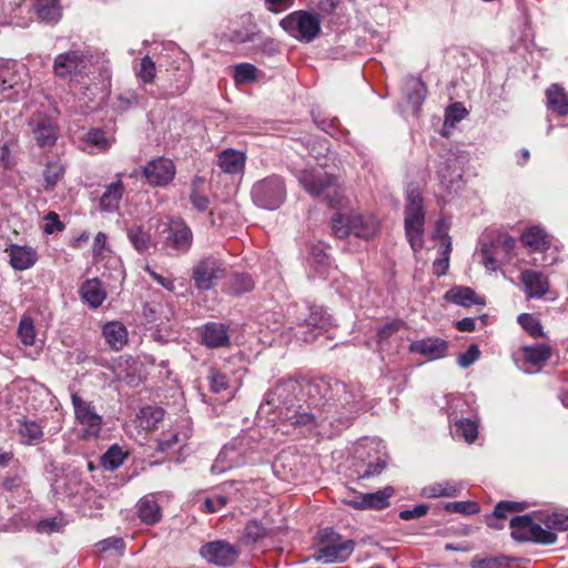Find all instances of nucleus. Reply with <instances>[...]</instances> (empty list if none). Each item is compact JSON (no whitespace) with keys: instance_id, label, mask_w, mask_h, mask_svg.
I'll use <instances>...</instances> for the list:
<instances>
[{"instance_id":"nucleus-9","label":"nucleus","mask_w":568,"mask_h":568,"mask_svg":"<svg viewBox=\"0 0 568 568\" xmlns=\"http://www.w3.org/2000/svg\"><path fill=\"white\" fill-rule=\"evenodd\" d=\"M510 528L513 538L519 541H535L550 545L557 539L555 532L544 529L540 525L535 524L528 515L511 518Z\"/></svg>"},{"instance_id":"nucleus-61","label":"nucleus","mask_w":568,"mask_h":568,"mask_svg":"<svg viewBox=\"0 0 568 568\" xmlns=\"http://www.w3.org/2000/svg\"><path fill=\"white\" fill-rule=\"evenodd\" d=\"M545 524L549 529L565 531L568 530V516L555 513L552 515L547 516Z\"/></svg>"},{"instance_id":"nucleus-10","label":"nucleus","mask_w":568,"mask_h":568,"mask_svg":"<svg viewBox=\"0 0 568 568\" xmlns=\"http://www.w3.org/2000/svg\"><path fill=\"white\" fill-rule=\"evenodd\" d=\"M252 199L260 207L277 209L285 199V187L282 179L270 176L255 183L252 189Z\"/></svg>"},{"instance_id":"nucleus-20","label":"nucleus","mask_w":568,"mask_h":568,"mask_svg":"<svg viewBox=\"0 0 568 568\" xmlns=\"http://www.w3.org/2000/svg\"><path fill=\"white\" fill-rule=\"evenodd\" d=\"M6 252L9 254L10 265L16 271L31 268L38 261L37 251L31 246L11 244Z\"/></svg>"},{"instance_id":"nucleus-13","label":"nucleus","mask_w":568,"mask_h":568,"mask_svg":"<svg viewBox=\"0 0 568 568\" xmlns=\"http://www.w3.org/2000/svg\"><path fill=\"white\" fill-rule=\"evenodd\" d=\"M200 555L210 564L226 567L236 561L240 550L227 541L214 540L203 545L200 549Z\"/></svg>"},{"instance_id":"nucleus-58","label":"nucleus","mask_w":568,"mask_h":568,"mask_svg":"<svg viewBox=\"0 0 568 568\" xmlns=\"http://www.w3.org/2000/svg\"><path fill=\"white\" fill-rule=\"evenodd\" d=\"M504 557H475L470 561L471 568H501L504 566Z\"/></svg>"},{"instance_id":"nucleus-33","label":"nucleus","mask_w":568,"mask_h":568,"mask_svg":"<svg viewBox=\"0 0 568 568\" xmlns=\"http://www.w3.org/2000/svg\"><path fill=\"white\" fill-rule=\"evenodd\" d=\"M18 434L21 443L26 445H36L43 438V427L37 422L28 419H19Z\"/></svg>"},{"instance_id":"nucleus-3","label":"nucleus","mask_w":568,"mask_h":568,"mask_svg":"<svg viewBox=\"0 0 568 568\" xmlns=\"http://www.w3.org/2000/svg\"><path fill=\"white\" fill-rule=\"evenodd\" d=\"M515 247L516 240L508 233L500 230L488 231L481 239L480 248L485 267L490 272L497 271L503 261L511 258Z\"/></svg>"},{"instance_id":"nucleus-55","label":"nucleus","mask_w":568,"mask_h":568,"mask_svg":"<svg viewBox=\"0 0 568 568\" xmlns=\"http://www.w3.org/2000/svg\"><path fill=\"white\" fill-rule=\"evenodd\" d=\"M155 73H156V68H155V63L153 62V60L149 55H145L144 58H142L141 63H140V70L138 73L139 78L144 83H152L155 79Z\"/></svg>"},{"instance_id":"nucleus-15","label":"nucleus","mask_w":568,"mask_h":568,"mask_svg":"<svg viewBox=\"0 0 568 568\" xmlns=\"http://www.w3.org/2000/svg\"><path fill=\"white\" fill-rule=\"evenodd\" d=\"M206 378L210 390L219 396L221 403L230 402L241 386L239 379L215 367L210 368Z\"/></svg>"},{"instance_id":"nucleus-35","label":"nucleus","mask_w":568,"mask_h":568,"mask_svg":"<svg viewBox=\"0 0 568 568\" xmlns=\"http://www.w3.org/2000/svg\"><path fill=\"white\" fill-rule=\"evenodd\" d=\"M460 493V487L453 481L429 484L422 489V496L426 498L455 497Z\"/></svg>"},{"instance_id":"nucleus-63","label":"nucleus","mask_w":568,"mask_h":568,"mask_svg":"<svg viewBox=\"0 0 568 568\" xmlns=\"http://www.w3.org/2000/svg\"><path fill=\"white\" fill-rule=\"evenodd\" d=\"M100 551L115 550L118 552H122L125 544L122 538L119 537H110L99 542Z\"/></svg>"},{"instance_id":"nucleus-42","label":"nucleus","mask_w":568,"mask_h":568,"mask_svg":"<svg viewBox=\"0 0 568 568\" xmlns=\"http://www.w3.org/2000/svg\"><path fill=\"white\" fill-rule=\"evenodd\" d=\"M524 358L530 364H539L546 362L550 357V347L546 344H535L531 346H524L521 348Z\"/></svg>"},{"instance_id":"nucleus-19","label":"nucleus","mask_w":568,"mask_h":568,"mask_svg":"<svg viewBox=\"0 0 568 568\" xmlns=\"http://www.w3.org/2000/svg\"><path fill=\"white\" fill-rule=\"evenodd\" d=\"M525 293L529 298H539L547 294L549 282L546 275L534 270H524L520 274Z\"/></svg>"},{"instance_id":"nucleus-31","label":"nucleus","mask_w":568,"mask_h":568,"mask_svg":"<svg viewBox=\"0 0 568 568\" xmlns=\"http://www.w3.org/2000/svg\"><path fill=\"white\" fill-rule=\"evenodd\" d=\"M102 334L108 345L114 351L122 349L128 343V331L121 322H108L102 328Z\"/></svg>"},{"instance_id":"nucleus-28","label":"nucleus","mask_w":568,"mask_h":568,"mask_svg":"<svg viewBox=\"0 0 568 568\" xmlns=\"http://www.w3.org/2000/svg\"><path fill=\"white\" fill-rule=\"evenodd\" d=\"M547 108L554 113L566 116L568 115V93L559 84H551L546 90Z\"/></svg>"},{"instance_id":"nucleus-22","label":"nucleus","mask_w":568,"mask_h":568,"mask_svg":"<svg viewBox=\"0 0 568 568\" xmlns=\"http://www.w3.org/2000/svg\"><path fill=\"white\" fill-rule=\"evenodd\" d=\"M202 343L210 347H224L230 344L229 327L222 323L211 322L201 329Z\"/></svg>"},{"instance_id":"nucleus-50","label":"nucleus","mask_w":568,"mask_h":568,"mask_svg":"<svg viewBox=\"0 0 568 568\" xmlns=\"http://www.w3.org/2000/svg\"><path fill=\"white\" fill-rule=\"evenodd\" d=\"M456 433L465 438L467 443H474L478 435V428L475 422L470 419H460L455 424Z\"/></svg>"},{"instance_id":"nucleus-8","label":"nucleus","mask_w":568,"mask_h":568,"mask_svg":"<svg viewBox=\"0 0 568 568\" xmlns=\"http://www.w3.org/2000/svg\"><path fill=\"white\" fill-rule=\"evenodd\" d=\"M280 24L292 37L304 42H311L321 31L317 14L306 11H295L282 19Z\"/></svg>"},{"instance_id":"nucleus-25","label":"nucleus","mask_w":568,"mask_h":568,"mask_svg":"<svg viewBox=\"0 0 568 568\" xmlns=\"http://www.w3.org/2000/svg\"><path fill=\"white\" fill-rule=\"evenodd\" d=\"M246 156L243 152L227 149L219 154L217 165L225 174H242L245 168Z\"/></svg>"},{"instance_id":"nucleus-24","label":"nucleus","mask_w":568,"mask_h":568,"mask_svg":"<svg viewBox=\"0 0 568 568\" xmlns=\"http://www.w3.org/2000/svg\"><path fill=\"white\" fill-rule=\"evenodd\" d=\"M447 347L448 344L445 339L428 337L413 342L409 349L413 353H418L428 356L432 359H436L445 356Z\"/></svg>"},{"instance_id":"nucleus-4","label":"nucleus","mask_w":568,"mask_h":568,"mask_svg":"<svg viewBox=\"0 0 568 568\" xmlns=\"http://www.w3.org/2000/svg\"><path fill=\"white\" fill-rule=\"evenodd\" d=\"M425 210L423 197L418 189L407 192L405 207V234L412 250L418 253L424 246Z\"/></svg>"},{"instance_id":"nucleus-7","label":"nucleus","mask_w":568,"mask_h":568,"mask_svg":"<svg viewBox=\"0 0 568 568\" xmlns=\"http://www.w3.org/2000/svg\"><path fill=\"white\" fill-rule=\"evenodd\" d=\"M30 88L28 74L20 72L12 61L0 60V95L4 100L18 101Z\"/></svg>"},{"instance_id":"nucleus-45","label":"nucleus","mask_w":568,"mask_h":568,"mask_svg":"<svg viewBox=\"0 0 568 568\" xmlns=\"http://www.w3.org/2000/svg\"><path fill=\"white\" fill-rule=\"evenodd\" d=\"M393 493L392 487H386L383 490L365 494L366 504H362L361 506H368V509H384L389 505L388 499Z\"/></svg>"},{"instance_id":"nucleus-41","label":"nucleus","mask_w":568,"mask_h":568,"mask_svg":"<svg viewBox=\"0 0 568 568\" xmlns=\"http://www.w3.org/2000/svg\"><path fill=\"white\" fill-rule=\"evenodd\" d=\"M17 335L21 344L24 346H33L36 344L37 331L32 317L27 314L21 316Z\"/></svg>"},{"instance_id":"nucleus-27","label":"nucleus","mask_w":568,"mask_h":568,"mask_svg":"<svg viewBox=\"0 0 568 568\" xmlns=\"http://www.w3.org/2000/svg\"><path fill=\"white\" fill-rule=\"evenodd\" d=\"M244 459L241 453L232 445H226L217 455L211 467L213 474H223L234 467L241 466Z\"/></svg>"},{"instance_id":"nucleus-51","label":"nucleus","mask_w":568,"mask_h":568,"mask_svg":"<svg viewBox=\"0 0 568 568\" xmlns=\"http://www.w3.org/2000/svg\"><path fill=\"white\" fill-rule=\"evenodd\" d=\"M266 535L265 527L257 520H251L244 528L243 538L246 542L254 544L261 540Z\"/></svg>"},{"instance_id":"nucleus-17","label":"nucleus","mask_w":568,"mask_h":568,"mask_svg":"<svg viewBox=\"0 0 568 568\" xmlns=\"http://www.w3.org/2000/svg\"><path fill=\"white\" fill-rule=\"evenodd\" d=\"M329 326L331 318L326 316L324 310L321 306H312L308 317L300 326L301 329L305 328V331H300L297 334L301 335L304 342L311 343L317 339L318 335L323 331H327Z\"/></svg>"},{"instance_id":"nucleus-29","label":"nucleus","mask_w":568,"mask_h":568,"mask_svg":"<svg viewBox=\"0 0 568 568\" xmlns=\"http://www.w3.org/2000/svg\"><path fill=\"white\" fill-rule=\"evenodd\" d=\"M258 36L256 23L251 14L241 17L239 27H235L230 33V41L233 43L253 42Z\"/></svg>"},{"instance_id":"nucleus-48","label":"nucleus","mask_w":568,"mask_h":568,"mask_svg":"<svg viewBox=\"0 0 568 568\" xmlns=\"http://www.w3.org/2000/svg\"><path fill=\"white\" fill-rule=\"evenodd\" d=\"M518 323L520 326L531 336V337H541L544 335L542 326L534 315L528 313H523L518 316Z\"/></svg>"},{"instance_id":"nucleus-40","label":"nucleus","mask_w":568,"mask_h":568,"mask_svg":"<svg viewBox=\"0 0 568 568\" xmlns=\"http://www.w3.org/2000/svg\"><path fill=\"white\" fill-rule=\"evenodd\" d=\"M138 516L146 525H154L161 519V508L156 501L141 499L138 504Z\"/></svg>"},{"instance_id":"nucleus-12","label":"nucleus","mask_w":568,"mask_h":568,"mask_svg":"<svg viewBox=\"0 0 568 568\" xmlns=\"http://www.w3.org/2000/svg\"><path fill=\"white\" fill-rule=\"evenodd\" d=\"M225 274L223 263L210 256L201 260L194 267L192 278L199 290H210Z\"/></svg>"},{"instance_id":"nucleus-36","label":"nucleus","mask_w":568,"mask_h":568,"mask_svg":"<svg viewBox=\"0 0 568 568\" xmlns=\"http://www.w3.org/2000/svg\"><path fill=\"white\" fill-rule=\"evenodd\" d=\"M282 418L295 427L305 429H312L317 424L315 415L313 413L302 410L301 405H297L293 409L285 412Z\"/></svg>"},{"instance_id":"nucleus-53","label":"nucleus","mask_w":568,"mask_h":568,"mask_svg":"<svg viewBox=\"0 0 568 568\" xmlns=\"http://www.w3.org/2000/svg\"><path fill=\"white\" fill-rule=\"evenodd\" d=\"M448 513H458L463 515H475L479 511V507L475 501H450L445 505Z\"/></svg>"},{"instance_id":"nucleus-38","label":"nucleus","mask_w":568,"mask_h":568,"mask_svg":"<svg viewBox=\"0 0 568 568\" xmlns=\"http://www.w3.org/2000/svg\"><path fill=\"white\" fill-rule=\"evenodd\" d=\"M39 17L47 22H55L61 16L58 0H31Z\"/></svg>"},{"instance_id":"nucleus-34","label":"nucleus","mask_w":568,"mask_h":568,"mask_svg":"<svg viewBox=\"0 0 568 568\" xmlns=\"http://www.w3.org/2000/svg\"><path fill=\"white\" fill-rule=\"evenodd\" d=\"M404 91L408 102L415 109H418L426 95V88L423 81L419 78L407 77L404 83Z\"/></svg>"},{"instance_id":"nucleus-14","label":"nucleus","mask_w":568,"mask_h":568,"mask_svg":"<svg viewBox=\"0 0 568 568\" xmlns=\"http://www.w3.org/2000/svg\"><path fill=\"white\" fill-rule=\"evenodd\" d=\"M29 128L40 148H51L55 144L58 140V126L47 114L40 112L34 113L29 120Z\"/></svg>"},{"instance_id":"nucleus-60","label":"nucleus","mask_w":568,"mask_h":568,"mask_svg":"<svg viewBox=\"0 0 568 568\" xmlns=\"http://www.w3.org/2000/svg\"><path fill=\"white\" fill-rule=\"evenodd\" d=\"M402 327H404V322L399 320L392 321L385 324L377 331L378 343L388 339L394 333L398 332Z\"/></svg>"},{"instance_id":"nucleus-46","label":"nucleus","mask_w":568,"mask_h":568,"mask_svg":"<svg viewBox=\"0 0 568 568\" xmlns=\"http://www.w3.org/2000/svg\"><path fill=\"white\" fill-rule=\"evenodd\" d=\"M203 185L204 181L202 179L196 178L192 182V192L190 194L191 203L200 212L206 211L210 204L207 196L203 194L201 191Z\"/></svg>"},{"instance_id":"nucleus-1","label":"nucleus","mask_w":568,"mask_h":568,"mask_svg":"<svg viewBox=\"0 0 568 568\" xmlns=\"http://www.w3.org/2000/svg\"><path fill=\"white\" fill-rule=\"evenodd\" d=\"M297 179L312 197L326 202L329 207L343 206L344 196L335 176L322 166L304 169Z\"/></svg>"},{"instance_id":"nucleus-43","label":"nucleus","mask_w":568,"mask_h":568,"mask_svg":"<svg viewBox=\"0 0 568 568\" xmlns=\"http://www.w3.org/2000/svg\"><path fill=\"white\" fill-rule=\"evenodd\" d=\"M254 288V282L247 274L235 273L227 283V291L232 295H241L251 292Z\"/></svg>"},{"instance_id":"nucleus-6","label":"nucleus","mask_w":568,"mask_h":568,"mask_svg":"<svg viewBox=\"0 0 568 568\" xmlns=\"http://www.w3.org/2000/svg\"><path fill=\"white\" fill-rule=\"evenodd\" d=\"M165 234L163 247L169 255L178 256L186 254L193 244V233L182 219H169L161 224Z\"/></svg>"},{"instance_id":"nucleus-39","label":"nucleus","mask_w":568,"mask_h":568,"mask_svg":"<svg viewBox=\"0 0 568 568\" xmlns=\"http://www.w3.org/2000/svg\"><path fill=\"white\" fill-rule=\"evenodd\" d=\"M126 234L130 243L139 253H145L152 246L151 235L140 225L129 227Z\"/></svg>"},{"instance_id":"nucleus-64","label":"nucleus","mask_w":568,"mask_h":568,"mask_svg":"<svg viewBox=\"0 0 568 568\" xmlns=\"http://www.w3.org/2000/svg\"><path fill=\"white\" fill-rule=\"evenodd\" d=\"M45 221L47 223L44 225V232L47 234H52L64 229L63 223L60 221V217L55 212H49L45 215Z\"/></svg>"},{"instance_id":"nucleus-57","label":"nucleus","mask_w":568,"mask_h":568,"mask_svg":"<svg viewBox=\"0 0 568 568\" xmlns=\"http://www.w3.org/2000/svg\"><path fill=\"white\" fill-rule=\"evenodd\" d=\"M345 540L333 528H325L318 535V546H335L345 542Z\"/></svg>"},{"instance_id":"nucleus-49","label":"nucleus","mask_w":568,"mask_h":568,"mask_svg":"<svg viewBox=\"0 0 568 568\" xmlns=\"http://www.w3.org/2000/svg\"><path fill=\"white\" fill-rule=\"evenodd\" d=\"M84 141L101 152L109 150L112 144L111 140L106 139L104 131L100 129L89 131Z\"/></svg>"},{"instance_id":"nucleus-21","label":"nucleus","mask_w":568,"mask_h":568,"mask_svg":"<svg viewBox=\"0 0 568 568\" xmlns=\"http://www.w3.org/2000/svg\"><path fill=\"white\" fill-rule=\"evenodd\" d=\"M355 544L352 539L335 546H318L314 558L324 562L345 561L354 551Z\"/></svg>"},{"instance_id":"nucleus-47","label":"nucleus","mask_w":568,"mask_h":568,"mask_svg":"<svg viewBox=\"0 0 568 568\" xmlns=\"http://www.w3.org/2000/svg\"><path fill=\"white\" fill-rule=\"evenodd\" d=\"M124 458L125 454L119 446L114 445L106 450L102 456L101 462L105 469L113 470L123 464Z\"/></svg>"},{"instance_id":"nucleus-26","label":"nucleus","mask_w":568,"mask_h":568,"mask_svg":"<svg viewBox=\"0 0 568 568\" xmlns=\"http://www.w3.org/2000/svg\"><path fill=\"white\" fill-rule=\"evenodd\" d=\"M445 300L463 307L485 305V298L468 286H454L445 293Z\"/></svg>"},{"instance_id":"nucleus-56","label":"nucleus","mask_w":568,"mask_h":568,"mask_svg":"<svg viewBox=\"0 0 568 568\" xmlns=\"http://www.w3.org/2000/svg\"><path fill=\"white\" fill-rule=\"evenodd\" d=\"M433 237L435 240H438V239L443 240L442 247H440L442 254H443V256L449 257V254L452 252V241H450V237L446 233V226L444 224V221L440 220L437 222L436 230L434 232Z\"/></svg>"},{"instance_id":"nucleus-37","label":"nucleus","mask_w":568,"mask_h":568,"mask_svg":"<svg viewBox=\"0 0 568 568\" xmlns=\"http://www.w3.org/2000/svg\"><path fill=\"white\" fill-rule=\"evenodd\" d=\"M525 508V505L516 501H499L495 506L494 514L487 519L488 526L495 529H503L504 525L499 524L500 519L506 518L507 513L520 511Z\"/></svg>"},{"instance_id":"nucleus-16","label":"nucleus","mask_w":568,"mask_h":568,"mask_svg":"<svg viewBox=\"0 0 568 568\" xmlns=\"http://www.w3.org/2000/svg\"><path fill=\"white\" fill-rule=\"evenodd\" d=\"M142 173L146 181L156 186L166 185L175 175L173 162L165 158H159L150 161L142 168Z\"/></svg>"},{"instance_id":"nucleus-18","label":"nucleus","mask_w":568,"mask_h":568,"mask_svg":"<svg viewBox=\"0 0 568 568\" xmlns=\"http://www.w3.org/2000/svg\"><path fill=\"white\" fill-rule=\"evenodd\" d=\"M87 68L85 55L80 50L60 53L53 62V71L59 78L81 73Z\"/></svg>"},{"instance_id":"nucleus-23","label":"nucleus","mask_w":568,"mask_h":568,"mask_svg":"<svg viewBox=\"0 0 568 568\" xmlns=\"http://www.w3.org/2000/svg\"><path fill=\"white\" fill-rule=\"evenodd\" d=\"M116 178V181L109 184L100 196L99 205L100 210L103 212H116L120 207V202L124 193V184L121 173H118Z\"/></svg>"},{"instance_id":"nucleus-59","label":"nucleus","mask_w":568,"mask_h":568,"mask_svg":"<svg viewBox=\"0 0 568 568\" xmlns=\"http://www.w3.org/2000/svg\"><path fill=\"white\" fill-rule=\"evenodd\" d=\"M480 355L479 348L477 345H470L467 351L460 354L457 358V363L460 367L467 368L471 364H474Z\"/></svg>"},{"instance_id":"nucleus-62","label":"nucleus","mask_w":568,"mask_h":568,"mask_svg":"<svg viewBox=\"0 0 568 568\" xmlns=\"http://www.w3.org/2000/svg\"><path fill=\"white\" fill-rule=\"evenodd\" d=\"M466 115L465 108L460 103H454L446 109L445 123L455 124L463 120Z\"/></svg>"},{"instance_id":"nucleus-11","label":"nucleus","mask_w":568,"mask_h":568,"mask_svg":"<svg viewBox=\"0 0 568 568\" xmlns=\"http://www.w3.org/2000/svg\"><path fill=\"white\" fill-rule=\"evenodd\" d=\"M72 405L78 423L83 427L85 437H98L102 428V416L98 414L92 402L73 394Z\"/></svg>"},{"instance_id":"nucleus-52","label":"nucleus","mask_w":568,"mask_h":568,"mask_svg":"<svg viewBox=\"0 0 568 568\" xmlns=\"http://www.w3.org/2000/svg\"><path fill=\"white\" fill-rule=\"evenodd\" d=\"M257 69L251 63H240L235 67L234 80L236 83H248L256 79Z\"/></svg>"},{"instance_id":"nucleus-32","label":"nucleus","mask_w":568,"mask_h":568,"mask_svg":"<svg viewBox=\"0 0 568 568\" xmlns=\"http://www.w3.org/2000/svg\"><path fill=\"white\" fill-rule=\"evenodd\" d=\"M80 295L93 308L99 307L106 297V293L98 278L85 281L80 287Z\"/></svg>"},{"instance_id":"nucleus-54","label":"nucleus","mask_w":568,"mask_h":568,"mask_svg":"<svg viewBox=\"0 0 568 568\" xmlns=\"http://www.w3.org/2000/svg\"><path fill=\"white\" fill-rule=\"evenodd\" d=\"M227 504V498L223 495H212L206 497L202 505L201 510L206 514H214L225 507Z\"/></svg>"},{"instance_id":"nucleus-30","label":"nucleus","mask_w":568,"mask_h":568,"mask_svg":"<svg viewBox=\"0 0 568 568\" xmlns=\"http://www.w3.org/2000/svg\"><path fill=\"white\" fill-rule=\"evenodd\" d=\"M520 239L530 252H545L550 246L549 236L539 226L528 227L523 232Z\"/></svg>"},{"instance_id":"nucleus-44","label":"nucleus","mask_w":568,"mask_h":568,"mask_svg":"<svg viewBox=\"0 0 568 568\" xmlns=\"http://www.w3.org/2000/svg\"><path fill=\"white\" fill-rule=\"evenodd\" d=\"M65 173L64 165L60 161L48 162L43 171L45 190L53 189Z\"/></svg>"},{"instance_id":"nucleus-5","label":"nucleus","mask_w":568,"mask_h":568,"mask_svg":"<svg viewBox=\"0 0 568 568\" xmlns=\"http://www.w3.org/2000/svg\"><path fill=\"white\" fill-rule=\"evenodd\" d=\"M377 230L378 222L372 215L336 213L332 217V232L337 239H345L353 234L368 240L377 233Z\"/></svg>"},{"instance_id":"nucleus-2","label":"nucleus","mask_w":568,"mask_h":568,"mask_svg":"<svg viewBox=\"0 0 568 568\" xmlns=\"http://www.w3.org/2000/svg\"><path fill=\"white\" fill-rule=\"evenodd\" d=\"M316 387L317 385L306 379H283L278 382L273 389L265 394L262 408L270 406L268 412H278V415L283 416L285 412H288L300 405L305 392L311 393Z\"/></svg>"}]
</instances>
